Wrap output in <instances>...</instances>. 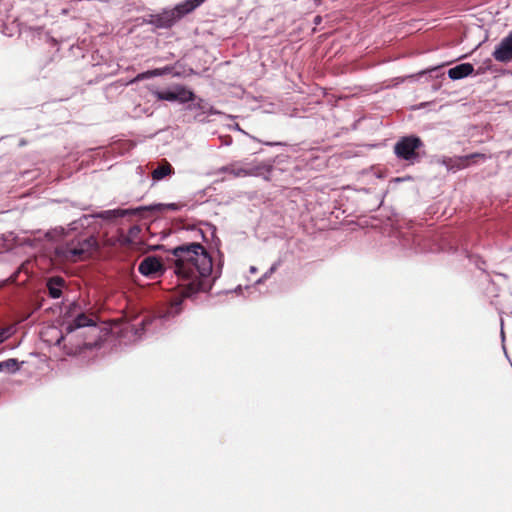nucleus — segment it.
<instances>
[{
	"instance_id": "obj_7",
	"label": "nucleus",
	"mask_w": 512,
	"mask_h": 512,
	"mask_svg": "<svg viewBox=\"0 0 512 512\" xmlns=\"http://www.w3.org/2000/svg\"><path fill=\"white\" fill-rule=\"evenodd\" d=\"M474 72V67L470 63H461L448 70V77L451 80H460Z\"/></svg>"
},
{
	"instance_id": "obj_19",
	"label": "nucleus",
	"mask_w": 512,
	"mask_h": 512,
	"mask_svg": "<svg viewBox=\"0 0 512 512\" xmlns=\"http://www.w3.org/2000/svg\"><path fill=\"white\" fill-rule=\"evenodd\" d=\"M12 328L3 329L0 332V343L7 339L12 334Z\"/></svg>"
},
{
	"instance_id": "obj_9",
	"label": "nucleus",
	"mask_w": 512,
	"mask_h": 512,
	"mask_svg": "<svg viewBox=\"0 0 512 512\" xmlns=\"http://www.w3.org/2000/svg\"><path fill=\"white\" fill-rule=\"evenodd\" d=\"M476 157H482L484 158V155L482 154H478V153H475V154H471V155H467V156H464V157H460L459 159L455 160V162H457V165H454L452 164V159L451 158H444L442 163L450 170V169H460V168H463L466 166L467 162L469 159H472V158H476Z\"/></svg>"
},
{
	"instance_id": "obj_14",
	"label": "nucleus",
	"mask_w": 512,
	"mask_h": 512,
	"mask_svg": "<svg viewBox=\"0 0 512 512\" xmlns=\"http://www.w3.org/2000/svg\"><path fill=\"white\" fill-rule=\"evenodd\" d=\"M154 95L159 100L176 101L175 88L171 87L165 91H156Z\"/></svg>"
},
{
	"instance_id": "obj_11",
	"label": "nucleus",
	"mask_w": 512,
	"mask_h": 512,
	"mask_svg": "<svg viewBox=\"0 0 512 512\" xmlns=\"http://www.w3.org/2000/svg\"><path fill=\"white\" fill-rule=\"evenodd\" d=\"M176 101L185 103L192 101L194 99V94L192 91L188 90L183 86H174Z\"/></svg>"
},
{
	"instance_id": "obj_16",
	"label": "nucleus",
	"mask_w": 512,
	"mask_h": 512,
	"mask_svg": "<svg viewBox=\"0 0 512 512\" xmlns=\"http://www.w3.org/2000/svg\"><path fill=\"white\" fill-rule=\"evenodd\" d=\"M18 369V363L15 359H9L0 363V371L15 372Z\"/></svg>"
},
{
	"instance_id": "obj_12",
	"label": "nucleus",
	"mask_w": 512,
	"mask_h": 512,
	"mask_svg": "<svg viewBox=\"0 0 512 512\" xmlns=\"http://www.w3.org/2000/svg\"><path fill=\"white\" fill-rule=\"evenodd\" d=\"M88 244H81L79 248L76 247H68L65 252L64 256L71 261H77L81 258V256L86 252L85 246Z\"/></svg>"
},
{
	"instance_id": "obj_25",
	"label": "nucleus",
	"mask_w": 512,
	"mask_h": 512,
	"mask_svg": "<svg viewBox=\"0 0 512 512\" xmlns=\"http://www.w3.org/2000/svg\"><path fill=\"white\" fill-rule=\"evenodd\" d=\"M250 270H251V272H255L256 269H255V267H251Z\"/></svg>"
},
{
	"instance_id": "obj_8",
	"label": "nucleus",
	"mask_w": 512,
	"mask_h": 512,
	"mask_svg": "<svg viewBox=\"0 0 512 512\" xmlns=\"http://www.w3.org/2000/svg\"><path fill=\"white\" fill-rule=\"evenodd\" d=\"M205 0H185L175 6L179 17L182 18L185 14L192 12L199 7Z\"/></svg>"
},
{
	"instance_id": "obj_20",
	"label": "nucleus",
	"mask_w": 512,
	"mask_h": 512,
	"mask_svg": "<svg viewBox=\"0 0 512 512\" xmlns=\"http://www.w3.org/2000/svg\"><path fill=\"white\" fill-rule=\"evenodd\" d=\"M501 337L504 340L503 320H501Z\"/></svg>"
},
{
	"instance_id": "obj_22",
	"label": "nucleus",
	"mask_w": 512,
	"mask_h": 512,
	"mask_svg": "<svg viewBox=\"0 0 512 512\" xmlns=\"http://www.w3.org/2000/svg\"><path fill=\"white\" fill-rule=\"evenodd\" d=\"M63 339V336L57 339L56 344H60L61 340Z\"/></svg>"
},
{
	"instance_id": "obj_13",
	"label": "nucleus",
	"mask_w": 512,
	"mask_h": 512,
	"mask_svg": "<svg viewBox=\"0 0 512 512\" xmlns=\"http://www.w3.org/2000/svg\"><path fill=\"white\" fill-rule=\"evenodd\" d=\"M63 284V279L58 277L49 280L48 289L52 298H59L61 296V288Z\"/></svg>"
},
{
	"instance_id": "obj_5",
	"label": "nucleus",
	"mask_w": 512,
	"mask_h": 512,
	"mask_svg": "<svg viewBox=\"0 0 512 512\" xmlns=\"http://www.w3.org/2000/svg\"><path fill=\"white\" fill-rule=\"evenodd\" d=\"M492 56L501 63H507L512 59V30L495 47Z\"/></svg>"
},
{
	"instance_id": "obj_2",
	"label": "nucleus",
	"mask_w": 512,
	"mask_h": 512,
	"mask_svg": "<svg viewBox=\"0 0 512 512\" xmlns=\"http://www.w3.org/2000/svg\"><path fill=\"white\" fill-rule=\"evenodd\" d=\"M424 143L420 137L409 135L401 137L394 145V153L396 157L409 164L419 162V149L423 148Z\"/></svg>"
},
{
	"instance_id": "obj_4",
	"label": "nucleus",
	"mask_w": 512,
	"mask_h": 512,
	"mask_svg": "<svg viewBox=\"0 0 512 512\" xmlns=\"http://www.w3.org/2000/svg\"><path fill=\"white\" fill-rule=\"evenodd\" d=\"M138 270L146 277L156 278L163 273L164 268L160 259L155 256H148L141 261Z\"/></svg>"
},
{
	"instance_id": "obj_24",
	"label": "nucleus",
	"mask_w": 512,
	"mask_h": 512,
	"mask_svg": "<svg viewBox=\"0 0 512 512\" xmlns=\"http://www.w3.org/2000/svg\"><path fill=\"white\" fill-rule=\"evenodd\" d=\"M380 198H381V193H379V194L377 195V200H380Z\"/></svg>"
},
{
	"instance_id": "obj_18",
	"label": "nucleus",
	"mask_w": 512,
	"mask_h": 512,
	"mask_svg": "<svg viewBox=\"0 0 512 512\" xmlns=\"http://www.w3.org/2000/svg\"><path fill=\"white\" fill-rule=\"evenodd\" d=\"M163 74V71L160 70V69H155V70H152V71H148V72H145V73H142V74H139L135 80H140V79H144V78H148V77H152V76H159V75H162Z\"/></svg>"
},
{
	"instance_id": "obj_21",
	"label": "nucleus",
	"mask_w": 512,
	"mask_h": 512,
	"mask_svg": "<svg viewBox=\"0 0 512 512\" xmlns=\"http://www.w3.org/2000/svg\"><path fill=\"white\" fill-rule=\"evenodd\" d=\"M117 215L123 216L127 213V211H115Z\"/></svg>"
},
{
	"instance_id": "obj_1",
	"label": "nucleus",
	"mask_w": 512,
	"mask_h": 512,
	"mask_svg": "<svg viewBox=\"0 0 512 512\" xmlns=\"http://www.w3.org/2000/svg\"><path fill=\"white\" fill-rule=\"evenodd\" d=\"M175 274L185 286V296L205 290L204 279L212 272V259L205 248L198 243L179 246L173 250Z\"/></svg>"
},
{
	"instance_id": "obj_10",
	"label": "nucleus",
	"mask_w": 512,
	"mask_h": 512,
	"mask_svg": "<svg viewBox=\"0 0 512 512\" xmlns=\"http://www.w3.org/2000/svg\"><path fill=\"white\" fill-rule=\"evenodd\" d=\"M91 325H94L93 320L91 318L87 317L85 314H80L73 321V323H70L66 326V331H67V333H71L78 328L91 326Z\"/></svg>"
},
{
	"instance_id": "obj_17",
	"label": "nucleus",
	"mask_w": 512,
	"mask_h": 512,
	"mask_svg": "<svg viewBox=\"0 0 512 512\" xmlns=\"http://www.w3.org/2000/svg\"><path fill=\"white\" fill-rule=\"evenodd\" d=\"M224 170L225 171H229L231 174H233L236 177H244V176H248V175H252L253 174L252 170H248V169H245V168H235L233 166L227 167Z\"/></svg>"
},
{
	"instance_id": "obj_15",
	"label": "nucleus",
	"mask_w": 512,
	"mask_h": 512,
	"mask_svg": "<svg viewBox=\"0 0 512 512\" xmlns=\"http://www.w3.org/2000/svg\"><path fill=\"white\" fill-rule=\"evenodd\" d=\"M171 173V166L169 164L162 165L155 169L152 173V177L154 180H161L165 176Z\"/></svg>"
},
{
	"instance_id": "obj_6",
	"label": "nucleus",
	"mask_w": 512,
	"mask_h": 512,
	"mask_svg": "<svg viewBox=\"0 0 512 512\" xmlns=\"http://www.w3.org/2000/svg\"><path fill=\"white\" fill-rule=\"evenodd\" d=\"M179 19V14L174 7L173 9L164 10L160 15L156 17L155 20H153V23L158 27H170Z\"/></svg>"
},
{
	"instance_id": "obj_3",
	"label": "nucleus",
	"mask_w": 512,
	"mask_h": 512,
	"mask_svg": "<svg viewBox=\"0 0 512 512\" xmlns=\"http://www.w3.org/2000/svg\"><path fill=\"white\" fill-rule=\"evenodd\" d=\"M357 184L354 185V191H364L367 193H375L378 186L383 182L379 171L373 168L363 170L357 175Z\"/></svg>"
},
{
	"instance_id": "obj_23",
	"label": "nucleus",
	"mask_w": 512,
	"mask_h": 512,
	"mask_svg": "<svg viewBox=\"0 0 512 512\" xmlns=\"http://www.w3.org/2000/svg\"><path fill=\"white\" fill-rule=\"evenodd\" d=\"M395 181L396 182H401V181H404V178H396Z\"/></svg>"
}]
</instances>
